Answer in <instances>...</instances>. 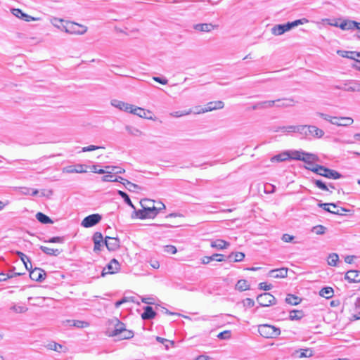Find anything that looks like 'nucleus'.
Here are the masks:
<instances>
[{
  "mask_svg": "<svg viewBox=\"0 0 360 360\" xmlns=\"http://www.w3.org/2000/svg\"><path fill=\"white\" fill-rule=\"evenodd\" d=\"M300 301V298L291 294H288L285 298V302L290 305H297Z\"/></svg>",
  "mask_w": 360,
  "mask_h": 360,
  "instance_id": "39",
  "label": "nucleus"
},
{
  "mask_svg": "<svg viewBox=\"0 0 360 360\" xmlns=\"http://www.w3.org/2000/svg\"><path fill=\"white\" fill-rule=\"evenodd\" d=\"M227 258L235 262H241L245 258V254L241 252H231Z\"/></svg>",
  "mask_w": 360,
  "mask_h": 360,
  "instance_id": "33",
  "label": "nucleus"
},
{
  "mask_svg": "<svg viewBox=\"0 0 360 360\" xmlns=\"http://www.w3.org/2000/svg\"><path fill=\"white\" fill-rule=\"evenodd\" d=\"M130 112L138 115L140 117H146V110L140 107H136L132 105V108H131Z\"/></svg>",
  "mask_w": 360,
  "mask_h": 360,
  "instance_id": "37",
  "label": "nucleus"
},
{
  "mask_svg": "<svg viewBox=\"0 0 360 360\" xmlns=\"http://www.w3.org/2000/svg\"><path fill=\"white\" fill-rule=\"evenodd\" d=\"M224 107V103L221 101H211L204 107V112L222 109Z\"/></svg>",
  "mask_w": 360,
  "mask_h": 360,
  "instance_id": "15",
  "label": "nucleus"
},
{
  "mask_svg": "<svg viewBox=\"0 0 360 360\" xmlns=\"http://www.w3.org/2000/svg\"><path fill=\"white\" fill-rule=\"evenodd\" d=\"M326 227L323 225H317L312 228L311 231L317 235H323L326 231Z\"/></svg>",
  "mask_w": 360,
  "mask_h": 360,
  "instance_id": "51",
  "label": "nucleus"
},
{
  "mask_svg": "<svg viewBox=\"0 0 360 360\" xmlns=\"http://www.w3.org/2000/svg\"><path fill=\"white\" fill-rule=\"evenodd\" d=\"M257 301L262 307H269L276 302V298L269 292H264L258 295Z\"/></svg>",
  "mask_w": 360,
  "mask_h": 360,
  "instance_id": "6",
  "label": "nucleus"
},
{
  "mask_svg": "<svg viewBox=\"0 0 360 360\" xmlns=\"http://www.w3.org/2000/svg\"><path fill=\"white\" fill-rule=\"evenodd\" d=\"M316 115L318 116H319L320 117L323 118V120L329 122L332 124H334V122L335 121V120H337L336 117H333V116H330V115H328L327 114H324L322 112H317Z\"/></svg>",
  "mask_w": 360,
  "mask_h": 360,
  "instance_id": "53",
  "label": "nucleus"
},
{
  "mask_svg": "<svg viewBox=\"0 0 360 360\" xmlns=\"http://www.w3.org/2000/svg\"><path fill=\"white\" fill-rule=\"evenodd\" d=\"M210 245L212 248H216L217 250H223L228 248L230 244L229 243L224 240L217 239L215 240H212L210 243Z\"/></svg>",
  "mask_w": 360,
  "mask_h": 360,
  "instance_id": "25",
  "label": "nucleus"
},
{
  "mask_svg": "<svg viewBox=\"0 0 360 360\" xmlns=\"http://www.w3.org/2000/svg\"><path fill=\"white\" fill-rule=\"evenodd\" d=\"M343 91H359V84L354 80H350L345 82L343 84Z\"/></svg>",
  "mask_w": 360,
  "mask_h": 360,
  "instance_id": "22",
  "label": "nucleus"
},
{
  "mask_svg": "<svg viewBox=\"0 0 360 360\" xmlns=\"http://www.w3.org/2000/svg\"><path fill=\"white\" fill-rule=\"evenodd\" d=\"M107 170L106 174H122L125 171L124 169L117 166H105Z\"/></svg>",
  "mask_w": 360,
  "mask_h": 360,
  "instance_id": "38",
  "label": "nucleus"
},
{
  "mask_svg": "<svg viewBox=\"0 0 360 360\" xmlns=\"http://www.w3.org/2000/svg\"><path fill=\"white\" fill-rule=\"evenodd\" d=\"M334 125L339 127H348L353 124L354 120L350 117H336Z\"/></svg>",
  "mask_w": 360,
  "mask_h": 360,
  "instance_id": "21",
  "label": "nucleus"
},
{
  "mask_svg": "<svg viewBox=\"0 0 360 360\" xmlns=\"http://www.w3.org/2000/svg\"><path fill=\"white\" fill-rule=\"evenodd\" d=\"M120 264L117 259H112L106 268H104L102 271L101 276H105L106 274H113L117 273L120 269Z\"/></svg>",
  "mask_w": 360,
  "mask_h": 360,
  "instance_id": "9",
  "label": "nucleus"
},
{
  "mask_svg": "<svg viewBox=\"0 0 360 360\" xmlns=\"http://www.w3.org/2000/svg\"><path fill=\"white\" fill-rule=\"evenodd\" d=\"M289 30H290V26L288 25V23L287 22L286 24H279V25H274L271 28V33L274 35L279 36Z\"/></svg>",
  "mask_w": 360,
  "mask_h": 360,
  "instance_id": "16",
  "label": "nucleus"
},
{
  "mask_svg": "<svg viewBox=\"0 0 360 360\" xmlns=\"http://www.w3.org/2000/svg\"><path fill=\"white\" fill-rule=\"evenodd\" d=\"M276 100L262 101V105L263 108H272L274 105L276 106Z\"/></svg>",
  "mask_w": 360,
  "mask_h": 360,
  "instance_id": "63",
  "label": "nucleus"
},
{
  "mask_svg": "<svg viewBox=\"0 0 360 360\" xmlns=\"http://www.w3.org/2000/svg\"><path fill=\"white\" fill-rule=\"evenodd\" d=\"M46 273L40 268H34L30 271V277L32 280L41 282L45 279Z\"/></svg>",
  "mask_w": 360,
  "mask_h": 360,
  "instance_id": "12",
  "label": "nucleus"
},
{
  "mask_svg": "<svg viewBox=\"0 0 360 360\" xmlns=\"http://www.w3.org/2000/svg\"><path fill=\"white\" fill-rule=\"evenodd\" d=\"M39 248L44 253L50 256H58L62 252L58 249L50 248L42 245H41Z\"/></svg>",
  "mask_w": 360,
  "mask_h": 360,
  "instance_id": "30",
  "label": "nucleus"
},
{
  "mask_svg": "<svg viewBox=\"0 0 360 360\" xmlns=\"http://www.w3.org/2000/svg\"><path fill=\"white\" fill-rule=\"evenodd\" d=\"M290 159L288 152H284L271 158V162H283Z\"/></svg>",
  "mask_w": 360,
  "mask_h": 360,
  "instance_id": "34",
  "label": "nucleus"
},
{
  "mask_svg": "<svg viewBox=\"0 0 360 360\" xmlns=\"http://www.w3.org/2000/svg\"><path fill=\"white\" fill-rule=\"evenodd\" d=\"M102 181L106 182H120V179H119V176L114 177L112 174H105V175L102 177Z\"/></svg>",
  "mask_w": 360,
  "mask_h": 360,
  "instance_id": "48",
  "label": "nucleus"
},
{
  "mask_svg": "<svg viewBox=\"0 0 360 360\" xmlns=\"http://www.w3.org/2000/svg\"><path fill=\"white\" fill-rule=\"evenodd\" d=\"M307 22H308L307 19L302 18V19L296 20L292 22H288V25L290 26V29L291 30L295 27H297L300 25H303L304 23Z\"/></svg>",
  "mask_w": 360,
  "mask_h": 360,
  "instance_id": "52",
  "label": "nucleus"
},
{
  "mask_svg": "<svg viewBox=\"0 0 360 360\" xmlns=\"http://www.w3.org/2000/svg\"><path fill=\"white\" fill-rule=\"evenodd\" d=\"M276 101V107L282 108L292 107L297 103L292 97L278 98Z\"/></svg>",
  "mask_w": 360,
  "mask_h": 360,
  "instance_id": "11",
  "label": "nucleus"
},
{
  "mask_svg": "<svg viewBox=\"0 0 360 360\" xmlns=\"http://www.w3.org/2000/svg\"><path fill=\"white\" fill-rule=\"evenodd\" d=\"M143 203L145 204V209L146 211L149 213L148 214V219H153L155 218L158 213L160 212V210L165 208V205L163 203H160L162 205V207H157L155 206V201L151 200H143Z\"/></svg>",
  "mask_w": 360,
  "mask_h": 360,
  "instance_id": "4",
  "label": "nucleus"
},
{
  "mask_svg": "<svg viewBox=\"0 0 360 360\" xmlns=\"http://www.w3.org/2000/svg\"><path fill=\"white\" fill-rule=\"evenodd\" d=\"M312 182L319 189L332 193V191L329 190L328 185H326V184L323 181L319 179H313Z\"/></svg>",
  "mask_w": 360,
  "mask_h": 360,
  "instance_id": "40",
  "label": "nucleus"
},
{
  "mask_svg": "<svg viewBox=\"0 0 360 360\" xmlns=\"http://www.w3.org/2000/svg\"><path fill=\"white\" fill-rule=\"evenodd\" d=\"M324 135V131L314 125H307L305 139H320Z\"/></svg>",
  "mask_w": 360,
  "mask_h": 360,
  "instance_id": "7",
  "label": "nucleus"
},
{
  "mask_svg": "<svg viewBox=\"0 0 360 360\" xmlns=\"http://www.w3.org/2000/svg\"><path fill=\"white\" fill-rule=\"evenodd\" d=\"M46 243H63L64 242L63 237H52L50 238L49 240H45Z\"/></svg>",
  "mask_w": 360,
  "mask_h": 360,
  "instance_id": "59",
  "label": "nucleus"
},
{
  "mask_svg": "<svg viewBox=\"0 0 360 360\" xmlns=\"http://www.w3.org/2000/svg\"><path fill=\"white\" fill-rule=\"evenodd\" d=\"M337 53L343 58H349V59H352V60L355 59L356 51H348L338 50L337 51Z\"/></svg>",
  "mask_w": 360,
  "mask_h": 360,
  "instance_id": "43",
  "label": "nucleus"
},
{
  "mask_svg": "<svg viewBox=\"0 0 360 360\" xmlns=\"http://www.w3.org/2000/svg\"><path fill=\"white\" fill-rule=\"evenodd\" d=\"M111 105L113 107L117 108H118L121 110H123L124 112H130L131 108H132V105L127 103H124L123 101H119L117 99L112 100Z\"/></svg>",
  "mask_w": 360,
  "mask_h": 360,
  "instance_id": "17",
  "label": "nucleus"
},
{
  "mask_svg": "<svg viewBox=\"0 0 360 360\" xmlns=\"http://www.w3.org/2000/svg\"><path fill=\"white\" fill-rule=\"evenodd\" d=\"M288 275L287 268H280L269 271V276L274 278H285Z\"/></svg>",
  "mask_w": 360,
  "mask_h": 360,
  "instance_id": "18",
  "label": "nucleus"
},
{
  "mask_svg": "<svg viewBox=\"0 0 360 360\" xmlns=\"http://www.w3.org/2000/svg\"><path fill=\"white\" fill-rule=\"evenodd\" d=\"M131 302L133 303L139 304V297L136 296L124 297L120 300L117 301L115 303V307L119 308L122 304Z\"/></svg>",
  "mask_w": 360,
  "mask_h": 360,
  "instance_id": "26",
  "label": "nucleus"
},
{
  "mask_svg": "<svg viewBox=\"0 0 360 360\" xmlns=\"http://www.w3.org/2000/svg\"><path fill=\"white\" fill-rule=\"evenodd\" d=\"M303 316V312L302 311L292 310L290 312V320H300Z\"/></svg>",
  "mask_w": 360,
  "mask_h": 360,
  "instance_id": "50",
  "label": "nucleus"
},
{
  "mask_svg": "<svg viewBox=\"0 0 360 360\" xmlns=\"http://www.w3.org/2000/svg\"><path fill=\"white\" fill-rule=\"evenodd\" d=\"M119 179H120V183H122L125 186V188L129 191H135L136 189L140 188V187L138 185L131 183L129 181L121 176H119Z\"/></svg>",
  "mask_w": 360,
  "mask_h": 360,
  "instance_id": "31",
  "label": "nucleus"
},
{
  "mask_svg": "<svg viewBox=\"0 0 360 360\" xmlns=\"http://www.w3.org/2000/svg\"><path fill=\"white\" fill-rule=\"evenodd\" d=\"M319 295L321 297H323L326 299H329L333 297V289L331 287H325L323 288L320 292Z\"/></svg>",
  "mask_w": 360,
  "mask_h": 360,
  "instance_id": "36",
  "label": "nucleus"
},
{
  "mask_svg": "<svg viewBox=\"0 0 360 360\" xmlns=\"http://www.w3.org/2000/svg\"><path fill=\"white\" fill-rule=\"evenodd\" d=\"M16 255L20 257V259H21V261L23 263H25V262L30 263V259L26 255H25L23 252L17 251Z\"/></svg>",
  "mask_w": 360,
  "mask_h": 360,
  "instance_id": "61",
  "label": "nucleus"
},
{
  "mask_svg": "<svg viewBox=\"0 0 360 360\" xmlns=\"http://www.w3.org/2000/svg\"><path fill=\"white\" fill-rule=\"evenodd\" d=\"M321 170H323L321 176L328 179H338L342 177V175L336 170L331 169L326 167H324L323 169L321 168Z\"/></svg>",
  "mask_w": 360,
  "mask_h": 360,
  "instance_id": "13",
  "label": "nucleus"
},
{
  "mask_svg": "<svg viewBox=\"0 0 360 360\" xmlns=\"http://www.w3.org/2000/svg\"><path fill=\"white\" fill-rule=\"evenodd\" d=\"M99 148H104L101 147V146H94V145H90L89 146L83 147L82 148V152H89V151H93V150H97V149H99Z\"/></svg>",
  "mask_w": 360,
  "mask_h": 360,
  "instance_id": "62",
  "label": "nucleus"
},
{
  "mask_svg": "<svg viewBox=\"0 0 360 360\" xmlns=\"http://www.w3.org/2000/svg\"><path fill=\"white\" fill-rule=\"evenodd\" d=\"M141 205V207H142V209L141 210H134V213L135 214L136 217L139 219H148V212L146 211V210L145 209V204L143 203V200H141L140 202Z\"/></svg>",
  "mask_w": 360,
  "mask_h": 360,
  "instance_id": "29",
  "label": "nucleus"
},
{
  "mask_svg": "<svg viewBox=\"0 0 360 360\" xmlns=\"http://www.w3.org/2000/svg\"><path fill=\"white\" fill-rule=\"evenodd\" d=\"M141 205V207H142V209L141 210H134V213L135 214L136 217L139 219H148V212L146 211V210L145 209V204L143 203V200H141L140 202Z\"/></svg>",
  "mask_w": 360,
  "mask_h": 360,
  "instance_id": "28",
  "label": "nucleus"
},
{
  "mask_svg": "<svg viewBox=\"0 0 360 360\" xmlns=\"http://www.w3.org/2000/svg\"><path fill=\"white\" fill-rule=\"evenodd\" d=\"M200 114L202 112V108L201 107H195L194 109L184 110L175 111L171 113V115L174 117H180L184 115H189L190 113Z\"/></svg>",
  "mask_w": 360,
  "mask_h": 360,
  "instance_id": "14",
  "label": "nucleus"
},
{
  "mask_svg": "<svg viewBox=\"0 0 360 360\" xmlns=\"http://www.w3.org/2000/svg\"><path fill=\"white\" fill-rule=\"evenodd\" d=\"M324 166H322V165H316V166H313V167H305V168L308 170H310L319 175H321V172H323V170H321V169H323Z\"/></svg>",
  "mask_w": 360,
  "mask_h": 360,
  "instance_id": "54",
  "label": "nucleus"
},
{
  "mask_svg": "<svg viewBox=\"0 0 360 360\" xmlns=\"http://www.w3.org/2000/svg\"><path fill=\"white\" fill-rule=\"evenodd\" d=\"M93 241L95 242H101L103 243V237L101 233L96 232L93 236Z\"/></svg>",
  "mask_w": 360,
  "mask_h": 360,
  "instance_id": "64",
  "label": "nucleus"
},
{
  "mask_svg": "<svg viewBox=\"0 0 360 360\" xmlns=\"http://www.w3.org/2000/svg\"><path fill=\"white\" fill-rule=\"evenodd\" d=\"M243 306L246 308H251L255 305V301L251 298H246L243 301Z\"/></svg>",
  "mask_w": 360,
  "mask_h": 360,
  "instance_id": "60",
  "label": "nucleus"
},
{
  "mask_svg": "<svg viewBox=\"0 0 360 360\" xmlns=\"http://www.w3.org/2000/svg\"><path fill=\"white\" fill-rule=\"evenodd\" d=\"M258 332L265 338H274L281 333V330L278 328L269 324L259 326Z\"/></svg>",
  "mask_w": 360,
  "mask_h": 360,
  "instance_id": "2",
  "label": "nucleus"
},
{
  "mask_svg": "<svg viewBox=\"0 0 360 360\" xmlns=\"http://www.w3.org/2000/svg\"><path fill=\"white\" fill-rule=\"evenodd\" d=\"M102 217L99 214H92L86 217L82 221L81 225L85 228H90L98 224Z\"/></svg>",
  "mask_w": 360,
  "mask_h": 360,
  "instance_id": "8",
  "label": "nucleus"
},
{
  "mask_svg": "<svg viewBox=\"0 0 360 360\" xmlns=\"http://www.w3.org/2000/svg\"><path fill=\"white\" fill-rule=\"evenodd\" d=\"M86 167L84 165H77L76 166H68L63 168V172L66 173H84L86 172V170L84 169Z\"/></svg>",
  "mask_w": 360,
  "mask_h": 360,
  "instance_id": "24",
  "label": "nucleus"
},
{
  "mask_svg": "<svg viewBox=\"0 0 360 360\" xmlns=\"http://www.w3.org/2000/svg\"><path fill=\"white\" fill-rule=\"evenodd\" d=\"M319 207L323 208L325 211L330 212L331 214H338V215H344L345 212L347 210L342 207L338 206L335 203H322L319 202L318 204Z\"/></svg>",
  "mask_w": 360,
  "mask_h": 360,
  "instance_id": "5",
  "label": "nucleus"
},
{
  "mask_svg": "<svg viewBox=\"0 0 360 360\" xmlns=\"http://www.w3.org/2000/svg\"><path fill=\"white\" fill-rule=\"evenodd\" d=\"M118 195L124 199V201L129 205L131 207L135 210V207L133 205L131 200H130L128 194L122 191H118Z\"/></svg>",
  "mask_w": 360,
  "mask_h": 360,
  "instance_id": "47",
  "label": "nucleus"
},
{
  "mask_svg": "<svg viewBox=\"0 0 360 360\" xmlns=\"http://www.w3.org/2000/svg\"><path fill=\"white\" fill-rule=\"evenodd\" d=\"M164 252L168 254H175L177 252L176 248L172 245L164 246Z\"/></svg>",
  "mask_w": 360,
  "mask_h": 360,
  "instance_id": "57",
  "label": "nucleus"
},
{
  "mask_svg": "<svg viewBox=\"0 0 360 360\" xmlns=\"http://www.w3.org/2000/svg\"><path fill=\"white\" fill-rule=\"evenodd\" d=\"M307 129V124H298L297 125L296 133L298 134L302 139L304 138L306 131Z\"/></svg>",
  "mask_w": 360,
  "mask_h": 360,
  "instance_id": "49",
  "label": "nucleus"
},
{
  "mask_svg": "<svg viewBox=\"0 0 360 360\" xmlns=\"http://www.w3.org/2000/svg\"><path fill=\"white\" fill-rule=\"evenodd\" d=\"M288 153L290 155V159L302 160V157L303 156L305 152L302 150H292Z\"/></svg>",
  "mask_w": 360,
  "mask_h": 360,
  "instance_id": "42",
  "label": "nucleus"
},
{
  "mask_svg": "<svg viewBox=\"0 0 360 360\" xmlns=\"http://www.w3.org/2000/svg\"><path fill=\"white\" fill-rule=\"evenodd\" d=\"M339 260V256L336 253H331L328 257V264L330 266H335Z\"/></svg>",
  "mask_w": 360,
  "mask_h": 360,
  "instance_id": "45",
  "label": "nucleus"
},
{
  "mask_svg": "<svg viewBox=\"0 0 360 360\" xmlns=\"http://www.w3.org/2000/svg\"><path fill=\"white\" fill-rule=\"evenodd\" d=\"M358 22L352 20H343L340 22L339 28L342 30H353L357 27Z\"/></svg>",
  "mask_w": 360,
  "mask_h": 360,
  "instance_id": "20",
  "label": "nucleus"
},
{
  "mask_svg": "<svg viewBox=\"0 0 360 360\" xmlns=\"http://www.w3.org/2000/svg\"><path fill=\"white\" fill-rule=\"evenodd\" d=\"M125 129L129 134L134 136H140L142 134V132L139 129L131 126H126Z\"/></svg>",
  "mask_w": 360,
  "mask_h": 360,
  "instance_id": "46",
  "label": "nucleus"
},
{
  "mask_svg": "<svg viewBox=\"0 0 360 360\" xmlns=\"http://www.w3.org/2000/svg\"><path fill=\"white\" fill-rule=\"evenodd\" d=\"M345 278L348 280L349 283L360 282V271L350 270L346 273Z\"/></svg>",
  "mask_w": 360,
  "mask_h": 360,
  "instance_id": "19",
  "label": "nucleus"
},
{
  "mask_svg": "<svg viewBox=\"0 0 360 360\" xmlns=\"http://www.w3.org/2000/svg\"><path fill=\"white\" fill-rule=\"evenodd\" d=\"M11 309L16 313H25L27 311V307L24 305H13L11 307Z\"/></svg>",
  "mask_w": 360,
  "mask_h": 360,
  "instance_id": "56",
  "label": "nucleus"
},
{
  "mask_svg": "<svg viewBox=\"0 0 360 360\" xmlns=\"http://www.w3.org/2000/svg\"><path fill=\"white\" fill-rule=\"evenodd\" d=\"M236 288L240 291H245L250 288V285L246 280L241 279L237 282Z\"/></svg>",
  "mask_w": 360,
  "mask_h": 360,
  "instance_id": "41",
  "label": "nucleus"
},
{
  "mask_svg": "<svg viewBox=\"0 0 360 360\" xmlns=\"http://www.w3.org/2000/svg\"><path fill=\"white\" fill-rule=\"evenodd\" d=\"M115 328L109 331L108 336L117 337L119 340H127L133 338L134 333L125 328V325L118 319L115 320Z\"/></svg>",
  "mask_w": 360,
  "mask_h": 360,
  "instance_id": "1",
  "label": "nucleus"
},
{
  "mask_svg": "<svg viewBox=\"0 0 360 360\" xmlns=\"http://www.w3.org/2000/svg\"><path fill=\"white\" fill-rule=\"evenodd\" d=\"M36 218L39 222L44 224L53 223V221L50 219V217L42 212L37 213Z\"/></svg>",
  "mask_w": 360,
  "mask_h": 360,
  "instance_id": "35",
  "label": "nucleus"
},
{
  "mask_svg": "<svg viewBox=\"0 0 360 360\" xmlns=\"http://www.w3.org/2000/svg\"><path fill=\"white\" fill-rule=\"evenodd\" d=\"M144 311L141 314V318L143 320H150L156 316L155 311L153 310V307L150 306H146L143 308Z\"/></svg>",
  "mask_w": 360,
  "mask_h": 360,
  "instance_id": "27",
  "label": "nucleus"
},
{
  "mask_svg": "<svg viewBox=\"0 0 360 360\" xmlns=\"http://www.w3.org/2000/svg\"><path fill=\"white\" fill-rule=\"evenodd\" d=\"M48 349L54 350L56 352H60L63 346L60 344L52 342L47 345Z\"/></svg>",
  "mask_w": 360,
  "mask_h": 360,
  "instance_id": "55",
  "label": "nucleus"
},
{
  "mask_svg": "<svg viewBox=\"0 0 360 360\" xmlns=\"http://www.w3.org/2000/svg\"><path fill=\"white\" fill-rule=\"evenodd\" d=\"M217 338L221 340H227L231 338V331L230 330H224L223 332L219 333L217 335Z\"/></svg>",
  "mask_w": 360,
  "mask_h": 360,
  "instance_id": "58",
  "label": "nucleus"
},
{
  "mask_svg": "<svg viewBox=\"0 0 360 360\" xmlns=\"http://www.w3.org/2000/svg\"><path fill=\"white\" fill-rule=\"evenodd\" d=\"M318 160L319 158L317 157L316 155L305 152L303 156L302 157L301 161H303L306 164H311V162H316L318 161Z\"/></svg>",
  "mask_w": 360,
  "mask_h": 360,
  "instance_id": "32",
  "label": "nucleus"
},
{
  "mask_svg": "<svg viewBox=\"0 0 360 360\" xmlns=\"http://www.w3.org/2000/svg\"><path fill=\"white\" fill-rule=\"evenodd\" d=\"M63 30L68 34L82 35L86 32L87 27L73 22H67L63 26Z\"/></svg>",
  "mask_w": 360,
  "mask_h": 360,
  "instance_id": "3",
  "label": "nucleus"
},
{
  "mask_svg": "<svg viewBox=\"0 0 360 360\" xmlns=\"http://www.w3.org/2000/svg\"><path fill=\"white\" fill-rule=\"evenodd\" d=\"M104 243L109 251H115L120 248V240L116 237L106 236Z\"/></svg>",
  "mask_w": 360,
  "mask_h": 360,
  "instance_id": "10",
  "label": "nucleus"
},
{
  "mask_svg": "<svg viewBox=\"0 0 360 360\" xmlns=\"http://www.w3.org/2000/svg\"><path fill=\"white\" fill-rule=\"evenodd\" d=\"M11 13L13 15L16 16L17 18L22 19L26 22H30L31 20H34V18L32 16L23 13L22 10L19 8H13L11 10Z\"/></svg>",
  "mask_w": 360,
  "mask_h": 360,
  "instance_id": "23",
  "label": "nucleus"
},
{
  "mask_svg": "<svg viewBox=\"0 0 360 360\" xmlns=\"http://www.w3.org/2000/svg\"><path fill=\"white\" fill-rule=\"evenodd\" d=\"M298 354L299 358L310 357L313 355V352L309 349H300L295 352Z\"/></svg>",
  "mask_w": 360,
  "mask_h": 360,
  "instance_id": "44",
  "label": "nucleus"
}]
</instances>
